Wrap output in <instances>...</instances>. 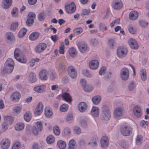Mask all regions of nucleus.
<instances>
[{
	"instance_id": "nucleus-35",
	"label": "nucleus",
	"mask_w": 149,
	"mask_h": 149,
	"mask_svg": "<svg viewBox=\"0 0 149 149\" xmlns=\"http://www.w3.org/2000/svg\"><path fill=\"white\" fill-rule=\"evenodd\" d=\"M24 124L20 123L17 124L15 127V129L17 130H21L24 129Z\"/></svg>"
},
{
	"instance_id": "nucleus-64",
	"label": "nucleus",
	"mask_w": 149,
	"mask_h": 149,
	"mask_svg": "<svg viewBox=\"0 0 149 149\" xmlns=\"http://www.w3.org/2000/svg\"><path fill=\"white\" fill-rule=\"evenodd\" d=\"M106 68L105 67H102L99 71V74L100 75H102L105 73Z\"/></svg>"
},
{
	"instance_id": "nucleus-9",
	"label": "nucleus",
	"mask_w": 149,
	"mask_h": 149,
	"mask_svg": "<svg viewBox=\"0 0 149 149\" xmlns=\"http://www.w3.org/2000/svg\"><path fill=\"white\" fill-rule=\"evenodd\" d=\"M28 19L26 21V24L28 26H31L34 22V19L36 17L35 13H30L28 16Z\"/></svg>"
},
{
	"instance_id": "nucleus-52",
	"label": "nucleus",
	"mask_w": 149,
	"mask_h": 149,
	"mask_svg": "<svg viewBox=\"0 0 149 149\" xmlns=\"http://www.w3.org/2000/svg\"><path fill=\"white\" fill-rule=\"evenodd\" d=\"M18 23L17 22H16L12 23L10 29L11 30L15 31L18 27Z\"/></svg>"
},
{
	"instance_id": "nucleus-60",
	"label": "nucleus",
	"mask_w": 149,
	"mask_h": 149,
	"mask_svg": "<svg viewBox=\"0 0 149 149\" xmlns=\"http://www.w3.org/2000/svg\"><path fill=\"white\" fill-rule=\"evenodd\" d=\"M135 87V84L134 82L133 81L131 82L128 86V89L130 91L133 90Z\"/></svg>"
},
{
	"instance_id": "nucleus-25",
	"label": "nucleus",
	"mask_w": 149,
	"mask_h": 149,
	"mask_svg": "<svg viewBox=\"0 0 149 149\" xmlns=\"http://www.w3.org/2000/svg\"><path fill=\"white\" fill-rule=\"evenodd\" d=\"M87 107V104L85 103L82 102L79 104L78 108L80 111L84 112L86 109Z\"/></svg>"
},
{
	"instance_id": "nucleus-27",
	"label": "nucleus",
	"mask_w": 149,
	"mask_h": 149,
	"mask_svg": "<svg viewBox=\"0 0 149 149\" xmlns=\"http://www.w3.org/2000/svg\"><path fill=\"white\" fill-rule=\"evenodd\" d=\"M92 116L94 117H97L99 114V109L97 107H93L91 110Z\"/></svg>"
},
{
	"instance_id": "nucleus-36",
	"label": "nucleus",
	"mask_w": 149,
	"mask_h": 149,
	"mask_svg": "<svg viewBox=\"0 0 149 149\" xmlns=\"http://www.w3.org/2000/svg\"><path fill=\"white\" fill-rule=\"evenodd\" d=\"M75 142L73 139L71 140L69 142L68 149H74Z\"/></svg>"
},
{
	"instance_id": "nucleus-19",
	"label": "nucleus",
	"mask_w": 149,
	"mask_h": 149,
	"mask_svg": "<svg viewBox=\"0 0 149 149\" xmlns=\"http://www.w3.org/2000/svg\"><path fill=\"white\" fill-rule=\"evenodd\" d=\"M90 68L93 69H97L99 65V63L97 60H93L89 63Z\"/></svg>"
},
{
	"instance_id": "nucleus-53",
	"label": "nucleus",
	"mask_w": 149,
	"mask_h": 149,
	"mask_svg": "<svg viewBox=\"0 0 149 149\" xmlns=\"http://www.w3.org/2000/svg\"><path fill=\"white\" fill-rule=\"evenodd\" d=\"M18 9L16 7L14 8L12 11V16L15 17L17 15Z\"/></svg>"
},
{
	"instance_id": "nucleus-13",
	"label": "nucleus",
	"mask_w": 149,
	"mask_h": 149,
	"mask_svg": "<svg viewBox=\"0 0 149 149\" xmlns=\"http://www.w3.org/2000/svg\"><path fill=\"white\" fill-rule=\"evenodd\" d=\"M123 109L121 107H118L114 110L113 114L115 118H118L122 116Z\"/></svg>"
},
{
	"instance_id": "nucleus-46",
	"label": "nucleus",
	"mask_w": 149,
	"mask_h": 149,
	"mask_svg": "<svg viewBox=\"0 0 149 149\" xmlns=\"http://www.w3.org/2000/svg\"><path fill=\"white\" fill-rule=\"evenodd\" d=\"M83 89L86 91L90 92L92 91L93 88L91 86H89L88 85H86V86L84 87Z\"/></svg>"
},
{
	"instance_id": "nucleus-23",
	"label": "nucleus",
	"mask_w": 149,
	"mask_h": 149,
	"mask_svg": "<svg viewBox=\"0 0 149 149\" xmlns=\"http://www.w3.org/2000/svg\"><path fill=\"white\" fill-rule=\"evenodd\" d=\"M12 3V0H3L2 6L4 8L7 9L11 6Z\"/></svg>"
},
{
	"instance_id": "nucleus-63",
	"label": "nucleus",
	"mask_w": 149,
	"mask_h": 149,
	"mask_svg": "<svg viewBox=\"0 0 149 149\" xmlns=\"http://www.w3.org/2000/svg\"><path fill=\"white\" fill-rule=\"evenodd\" d=\"M74 132L77 134H79L81 132V130L80 128L78 127L75 126L74 128Z\"/></svg>"
},
{
	"instance_id": "nucleus-8",
	"label": "nucleus",
	"mask_w": 149,
	"mask_h": 149,
	"mask_svg": "<svg viewBox=\"0 0 149 149\" xmlns=\"http://www.w3.org/2000/svg\"><path fill=\"white\" fill-rule=\"evenodd\" d=\"M133 112L135 116L137 118L141 117L142 115L141 109L138 106H136L133 109Z\"/></svg>"
},
{
	"instance_id": "nucleus-29",
	"label": "nucleus",
	"mask_w": 149,
	"mask_h": 149,
	"mask_svg": "<svg viewBox=\"0 0 149 149\" xmlns=\"http://www.w3.org/2000/svg\"><path fill=\"white\" fill-rule=\"evenodd\" d=\"M39 34L37 32H33L29 36V38L31 40H36L39 37Z\"/></svg>"
},
{
	"instance_id": "nucleus-28",
	"label": "nucleus",
	"mask_w": 149,
	"mask_h": 149,
	"mask_svg": "<svg viewBox=\"0 0 149 149\" xmlns=\"http://www.w3.org/2000/svg\"><path fill=\"white\" fill-rule=\"evenodd\" d=\"M15 58L18 61L22 63H25L27 61L26 57L24 55H21Z\"/></svg>"
},
{
	"instance_id": "nucleus-2",
	"label": "nucleus",
	"mask_w": 149,
	"mask_h": 149,
	"mask_svg": "<svg viewBox=\"0 0 149 149\" xmlns=\"http://www.w3.org/2000/svg\"><path fill=\"white\" fill-rule=\"evenodd\" d=\"M120 131L123 135L128 136L131 134L132 129L127 125L123 124L120 127Z\"/></svg>"
},
{
	"instance_id": "nucleus-55",
	"label": "nucleus",
	"mask_w": 149,
	"mask_h": 149,
	"mask_svg": "<svg viewBox=\"0 0 149 149\" xmlns=\"http://www.w3.org/2000/svg\"><path fill=\"white\" fill-rule=\"evenodd\" d=\"M119 144L123 148H125L127 147L128 146V144L125 141H121L119 142Z\"/></svg>"
},
{
	"instance_id": "nucleus-50",
	"label": "nucleus",
	"mask_w": 149,
	"mask_h": 149,
	"mask_svg": "<svg viewBox=\"0 0 149 149\" xmlns=\"http://www.w3.org/2000/svg\"><path fill=\"white\" fill-rule=\"evenodd\" d=\"M99 28L100 30L104 31H107V28L106 26L103 23H100L99 26Z\"/></svg>"
},
{
	"instance_id": "nucleus-32",
	"label": "nucleus",
	"mask_w": 149,
	"mask_h": 149,
	"mask_svg": "<svg viewBox=\"0 0 149 149\" xmlns=\"http://www.w3.org/2000/svg\"><path fill=\"white\" fill-rule=\"evenodd\" d=\"M140 76L143 81H145L147 79L146 71V69H142L140 72Z\"/></svg>"
},
{
	"instance_id": "nucleus-39",
	"label": "nucleus",
	"mask_w": 149,
	"mask_h": 149,
	"mask_svg": "<svg viewBox=\"0 0 149 149\" xmlns=\"http://www.w3.org/2000/svg\"><path fill=\"white\" fill-rule=\"evenodd\" d=\"M56 67L58 70H63L65 68V66L62 63H58L57 62L56 64Z\"/></svg>"
},
{
	"instance_id": "nucleus-14",
	"label": "nucleus",
	"mask_w": 149,
	"mask_h": 149,
	"mask_svg": "<svg viewBox=\"0 0 149 149\" xmlns=\"http://www.w3.org/2000/svg\"><path fill=\"white\" fill-rule=\"evenodd\" d=\"M77 46L80 51L81 53L86 52L87 50V45L84 42H79Z\"/></svg>"
},
{
	"instance_id": "nucleus-3",
	"label": "nucleus",
	"mask_w": 149,
	"mask_h": 149,
	"mask_svg": "<svg viewBox=\"0 0 149 149\" xmlns=\"http://www.w3.org/2000/svg\"><path fill=\"white\" fill-rule=\"evenodd\" d=\"M6 64L8 67L6 72L7 74H10L14 68V62L12 59L9 58L6 61Z\"/></svg>"
},
{
	"instance_id": "nucleus-41",
	"label": "nucleus",
	"mask_w": 149,
	"mask_h": 149,
	"mask_svg": "<svg viewBox=\"0 0 149 149\" xmlns=\"http://www.w3.org/2000/svg\"><path fill=\"white\" fill-rule=\"evenodd\" d=\"M68 108V105L67 104H62L60 107V110L62 112H65L67 111Z\"/></svg>"
},
{
	"instance_id": "nucleus-58",
	"label": "nucleus",
	"mask_w": 149,
	"mask_h": 149,
	"mask_svg": "<svg viewBox=\"0 0 149 149\" xmlns=\"http://www.w3.org/2000/svg\"><path fill=\"white\" fill-rule=\"evenodd\" d=\"M128 30L129 32L131 33L134 34L136 32V30L134 29L133 26L131 25L129 26Z\"/></svg>"
},
{
	"instance_id": "nucleus-7",
	"label": "nucleus",
	"mask_w": 149,
	"mask_h": 149,
	"mask_svg": "<svg viewBox=\"0 0 149 149\" xmlns=\"http://www.w3.org/2000/svg\"><path fill=\"white\" fill-rule=\"evenodd\" d=\"M65 8L66 12L70 14L74 12L76 10V6L73 2L65 5Z\"/></svg>"
},
{
	"instance_id": "nucleus-30",
	"label": "nucleus",
	"mask_w": 149,
	"mask_h": 149,
	"mask_svg": "<svg viewBox=\"0 0 149 149\" xmlns=\"http://www.w3.org/2000/svg\"><path fill=\"white\" fill-rule=\"evenodd\" d=\"M52 114L51 109L49 107H46L45 110V115L47 117H50Z\"/></svg>"
},
{
	"instance_id": "nucleus-20",
	"label": "nucleus",
	"mask_w": 149,
	"mask_h": 149,
	"mask_svg": "<svg viewBox=\"0 0 149 149\" xmlns=\"http://www.w3.org/2000/svg\"><path fill=\"white\" fill-rule=\"evenodd\" d=\"M48 73L47 70H41L39 74L40 79L42 80H46L47 79Z\"/></svg>"
},
{
	"instance_id": "nucleus-61",
	"label": "nucleus",
	"mask_w": 149,
	"mask_h": 149,
	"mask_svg": "<svg viewBox=\"0 0 149 149\" xmlns=\"http://www.w3.org/2000/svg\"><path fill=\"white\" fill-rule=\"evenodd\" d=\"M96 141H97V140L96 138H94L93 139V141H91V142L89 143V145H90L92 147L96 146L97 145V143L96 142Z\"/></svg>"
},
{
	"instance_id": "nucleus-62",
	"label": "nucleus",
	"mask_w": 149,
	"mask_h": 149,
	"mask_svg": "<svg viewBox=\"0 0 149 149\" xmlns=\"http://www.w3.org/2000/svg\"><path fill=\"white\" fill-rule=\"evenodd\" d=\"M82 73L83 75L87 77H89L91 76V74L87 70H84L82 71Z\"/></svg>"
},
{
	"instance_id": "nucleus-18",
	"label": "nucleus",
	"mask_w": 149,
	"mask_h": 149,
	"mask_svg": "<svg viewBox=\"0 0 149 149\" xmlns=\"http://www.w3.org/2000/svg\"><path fill=\"white\" fill-rule=\"evenodd\" d=\"M20 97V93L18 92H15L11 95V98L13 101L17 102L19 101Z\"/></svg>"
},
{
	"instance_id": "nucleus-38",
	"label": "nucleus",
	"mask_w": 149,
	"mask_h": 149,
	"mask_svg": "<svg viewBox=\"0 0 149 149\" xmlns=\"http://www.w3.org/2000/svg\"><path fill=\"white\" fill-rule=\"evenodd\" d=\"M31 114L29 112H26L24 116V118L25 120L27 122H29L31 119Z\"/></svg>"
},
{
	"instance_id": "nucleus-40",
	"label": "nucleus",
	"mask_w": 149,
	"mask_h": 149,
	"mask_svg": "<svg viewBox=\"0 0 149 149\" xmlns=\"http://www.w3.org/2000/svg\"><path fill=\"white\" fill-rule=\"evenodd\" d=\"M47 142L49 144H51L53 143L54 141V136L52 135H49L47 138Z\"/></svg>"
},
{
	"instance_id": "nucleus-43",
	"label": "nucleus",
	"mask_w": 149,
	"mask_h": 149,
	"mask_svg": "<svg viewBox=\"0 0 149 149\" xmlns=\"http://www.w3.org/2000/svg\"><path fill=\"white\" fill-rule=\"evenodd\" d=\"M139 25L143 28L146 27L148 24V22H146L145 20H139Z\"/></svg>"
},
{
	"instance_id": "nucleus-42",
	"label": "nucleus",
	"mask_w": 149,
	"mask_h": 149,
	"mask_svg": "<svg viewBox=\"0 0 149 149\" xmlns=\"http://www.w3.org/2000/svg\"><path fill=\"white\" fill-rule=\"evenodd\" d=\"M4 120L6 122L10 124L12 123L13 121V119L12 117L9 116L5 117L4 118Z\"/></svg>"
},
{
	"instance_id": "nucleus-24",
	"label": "nucleus",
	"mask_w": 149,
	"mask_h": 149,
	"mask_svg": "<svg viewBox=\"0 0 149 149\" xmlns=\"http://www.w3.org/2000/svg\"><path fill=\"white\" fill-rule=\"evenodd\" d=\"M62 97L66 102H70L72 101V97L70 94L67 93H64L62 95Z\"/></svg>"
},
{
	"instance_id": "nucleus-17",
	"label": "nucleus",
	"mask_w": 149,
	"mask_h": 149,
	"mask_svg": "<svg viewBox=\"0 0 149 149\" xmlns=\"http://www.w3.org/2000/svg\"><path fill=\"white\" fill-rule=\"evenodd\" d=\"M43 109L42 104L41 102H40L35 111L34 113L37 115H40L42 113Z\"/></svg>"
},
{
	"instance_id": "nucleus-5",
	"label": "nucleus",
	"mask_w": 149,
	"mask_h": 149,
	"mask_svg": "<svg viewBox=\"0 0 149 149\" xmlns=\"http://www.w3.org/2000/svg\"><path fill=\"white\" fill-rule=\"evenodd\" d=\"M47 47L46 44L44 43H40L38 44L35 48L36 52L40 53L44 51Z\"/></svg>"
},
{
	"instance_id": "nucleus-4",
	"label": "nucleus",
	"mask_w": 149,
	"mask_h": 149,
	"mask_svg": "<svg viewBox=\"0 0 149 149\" xmlns=\"http://www.w3.org/2000/svg\"><path fill=\"white\" fill-rule=\"evenodd\" d=\"M127 52V49L123 46L119 47L117 49V53L118 57L122 58L125 56Z\"/></svg>"
},
{
	"instance_id": "nucleus-54",
	"label": "nucleus",
	"mask_w": 149,
	"mask_h": 149,
	"mask_svg": "<svg viewBox=\"0 0 149 149\" xmlns=\"http://www.w3.org/2000/svg\"><path fill=\"white\" fill-rule=\"evenodd\" d=\"M74 33L77 34H79L83 31V29L81 28H76L73 30Z\"/></svg>"
},
{
	"instance_id": "nucleus-57",
	"label": "nucleus",
	"mask_w": 149,
	"mask_h": 149,
	"mask_svg": "<svg viewBox=\"0 0 149 149\" xmlns=\"http://www.w3.org/2000/svg\"><path fill=\"white\" fill-rule=\"evenodd\" d=\"M38 130L40 131L42 129V123L41 122H38L36 124Z\"/></svg>"
},
{
	"instance_id": "nucleus-51",
	"label": "nucleus",
	"mask_w": 149,
	"mask_h": 149,
	"mask_svg": "<svg viewBox=\"0 0 149 149\" xmlns=\"http://www.w3.org/2000/svg\"><path fill=\"white\" fill-rule=\"evenodd\" d=\"M115 43V41L113 39H110L109 40L108 44L110 48H113Z\"/></svg>"
},
{
	"instance_id": "nucleus-12",
	"label": "nucleus",
	"mask_w": 149,
	"mask_h": 149,
	"mask_svg": "<svg viewBox=\"0 0 149 149\" xmlns=\"http://www.w3.org/2000/svg\"><path fill=\"white\" fill-rule=\"evenodd\" d=\"M10 145V141L7 139H3L1 143V148L3 149H7L8 148Z\"/></svg>"
},
{
	"instance_id": "nucleus-33",
	"label": "nucleus",
	"mask_w": 149,
	"mask_h": 149,
	"mask_svg": "<svg viewBox=\"0 0 149 149\" xmlns=\"http://www.w3.org/2000/svg\"><path fill=\"white\" fill-rule=\"evenodd\" d=\"M68 52L70 55L73 57L75 56L76 54V50L75 49L72 47L69 49Z\"/></svg>"
},
{
	"instance_id": "nucleus-45",
	"label": "nucleus",
	"mask_w": 149,
	"mask_h": 149,
	"mask_svg": "<svg viewBox=\"0 0 149 149\" xmlns=\"http://www.w3.org/2000/svg\"><path fill=\"white\" fill-rule=\"evenodd\" d=\"M142 136L140 135H139L137 136L136 139V143L137 145L141 144L142 142Z\"/></svg>"
},
{
	"instance_id": "nucleus-22",
	"label": "nucleus",
	"mask_w": 149,
	"mask_h": 149,
	"mask_svg": "<svg viewBox=\"0 0 149 149\" xmlns=\"http://www.w3.org/2000/svg\"><path fill=\"white\" fill-rule=\"evenodd\" d=\"M138 16V13L136 11H133L131 12L129 15L130 19L132 20H134L136 19Z\"/></svg>"
},
{
	"instance_id": "nucleus-47",
	"label": "nucleus",
	"mask_w": 149,
	"mask_h": 149,
	"mask_svg": "<svg viewBox=\"0 0 149 149\" xmlns=\"http://www.w3.org/2000/svg\"><path fill=\"white\" fill-rule=\"evenodd\" d=\"M53 132L56 135H58L60 134V131L58 127L57 126H54L53 127Z\"/></svg>"
},
{
	"instance_id": "nucleus-49",
	"label": "nucleus",
	"mask_w": 149,
	"mask_h": 149,
	"mask_svg": "<svg viewBox=\"0 0 149 149\" xmlns=\"http://www.w3.org/2000/svg\"><path fill=\"white\" fill-rule=\"evenodd\" d=\"M65 46L64 45H61L59 47L58 52L60 54H63L65 53Z\"/></svg>"
},
{
	"instance_id": "nucleus-44",
	"label": "nucleus",
	"mask_w": 149,
	"mask_h": 149,
	"mask_svg": "<svg viewBox=\"0 0 149 149\" xmlns=\"http://www.w3.org/2000/svg\"><path fill=\"white\" fill-rule=\"evenodd\" d=\"M22 55L20 50L18 48L15 49L14 52V55L15 58L19 56Z\"/></svg>"
},
{
	"instance_id": "nucleus-15",
	"label": "nucleus",
	"mask_w": 149,
	"mask_h": 149,
	"mask_svg": "<svg viewBox=\"0 0 149 149\" xmlns=\"http://www.w3.org/2000/svg\"><path fill=\"white\" fill-rule=\"evenodd\" d=\"M128 43L132 49H137L138 47L137 42L134 39L131 38L128 41Z\"/></svg>"
},
{
	"instance_id": "nucleus-56",
	"label": "nucleus",
	"mask_w": 149,
	"mask_h": 149,
	"mask_svg": "<svg viewBox=\"0 0 149 149\" xmlns=\"http://www.w3.org/2000/svg\"><path fill=\"white\" fill-rule=\"evenodd\" d=\"M45 17V15L44 13L42 12L39 14L38 16L39 20L40 21L43 20Z\"/></svg>"
},
{
	"instance_id": "nucleus-26",
	"label": "nucleus",
	"mask_w": 149,
	"mask_h": 149,
	"mask_svg": "<svg viewBox=\"0 0 149 149\" xmlns=\"http://www.w3.org/2000/svg\"><path fill=\"white\" fill-rule=\"evenodd\" d=\"M28 79L31 83L35 82L36 81V75L32 72H30L29 74Z\"/></svg>"
},
{
	"instance_id": "nucleus-37",
	"label": "nucleus",
	"mask_w": 149,
	"mask_h": 149,
	"mask_svg": "<svg viewBox=\"0 0 149 149\" xmlns=\"http://www.w3.org/2000/svg\"><path fill=\"white\" fill-rule=\"evenodd\" d=\"M27 31V30L25 28L21 29L18 34V36L19 38H21L24 36Z\"/></svg>"
},
{
	"instance_id": "nucleus-16",
	"label": "nucleus",
	"mask_w": 149,
	"mask_h": 149,
	"mask_svg": "<svg viewBox=\"0 0 149 149\" xmlns=\"http://www.w3.org/2000/svg\"><path fill=\"white\" fill-rule=\"evenodd\" d=\"M101 144L102 148L107 147L109 144V141L107 137L106 136H103L101 139Z\"/></svg>"
},
{
	"instance_id": "nucleus-11",
	"label": "nucleus",
	"mask_w": 149,
	"mask_h": 149,
	"mask_svg": "<svg viewBox=\"0 0 149 149\" xmlns=\"http://www.w3.org/2000/svg\"><path fill=\"white\" fill-rule=\"evenodd\" d=\"M112 7L116 10H119L123 7V3L121 0L113 1L112 4Z\"/></svg>"
},
{
	"instance_id": "nucleus-1",
	"label": "nucleus",
	"mask_w": 149,
	"mask_h": 149,
	"mask_svg": "<svg viewBox=\"0 0 149 149\" xmlns=\"http://www.w3.org/2000/svg\"><path fill=\"white\" fill-rule=\"evenodd\" d=\"M102 114L101 117L103 120H108L111 117L110 113L109 108L107 105L103 106L102 108Z\"/></svg>"
},
{
	"instance_id": "nucleus-21",
	"label": "nucleus",
	"mask_w": 149,
	"mask_h": 149,
	"mask_svg": "<svg viewBox=\"0 0 149 149\" xmlns=\"http://www.w3.org/2000/svg\"><path fill=\"white\" fill-rule=\"evenodd\" d=\"M45 88V85H42L35 87L33 88V90L38 93H42L44 91Z\"/></svg>"
},
{
	"instance_id": "nucleus-34",
	"label": "nucleus",
	"mask_w": 149,
	"mask_h": 149,
	"mask_svg": "<svg viewBox=\"0 0 149 149\" xmlns=\"http://www.w3.org/2000/svg\"><path fill=\"white\" fill-rule=\"evenodd\" d=\"M57 145L61 149H64L66 146V143L62 140L59 141L58 142Z\"/></svg>"
},
{
	"instance_id": "nucleus-10",
	"label": "nucleus",
	"mask_w": 149,
	"mask_h": 149,
	"mask_svg": "<svg viewBox=\"0 0 149 149\" xmlns=\"http://www.w3.org/2000/svg\"><path fill=\"white\" fill-rule=\"evenodd\" d=\"M68 71L69 75L71 78H74L76 77L77 75V72L74 67L72 66H69Z\"/></svg>"
},
{
	"instance_id": "nucleus-31",
	"label": "nucleus",
	"mask_w": 149,
	"mask_h": 149,
	"mask_svg": "<svg viewBox=\"0 0 149 149\" xmlns=\"http://www.w3.org/2000/svg\"><path fill=\"white\" fill-rule=\"evenodd\" d=\"M101 97L99 95L95 96L92 99V100L93 103L95 104H98L101 100Z\"/></svg>"
},
{
	"instance_id": "nucleus-59",
	"label": "nucleus",
	"mask_w": 149,
	"mask_h": 149,
	"mask_svg": "<svg viewBox=\"0 0 149 149\" xmlns=\"http://www.w3.org/2000/svg\"><path fill=\"white\" fill-rule=\"evenodd\" d=\"M20 144L19 142H16L13 146L12 149H18L20 147Z\"/></svg>"
},
{
	"instance_id": "nucleus-6",
	"label": "nucleus",
	"mask_w": 149,
	"mask_h": 149,
	"mask_svg": "<svg viewBox=\"0 0 149 149\" xmlns=\"http://www.w3.org/2000/svg\"><path fill=\"white\" fill-rule=\"evenodd\" d=\"M121 78L124 80H127L129 77V71L128 69L126 68H123L120 72Z\"/></svg>"
},
{
	"instance_id": "nucleus-48",
	"label": "nucleus",
	"mask_w": 149,
	"mask_h": 149,
	"mask_svg": "<svg viewBox=\"0 0 149 149\" xmlns=\"http://www.w3.org/2000/svg\"><path fill=\"white\" fill-rule=\"evenodd\" d=\"M7 35V38L8 40H13L14 38V36L13 33L9 32L6 33Z\"/></svg>"
}]
</instances>
